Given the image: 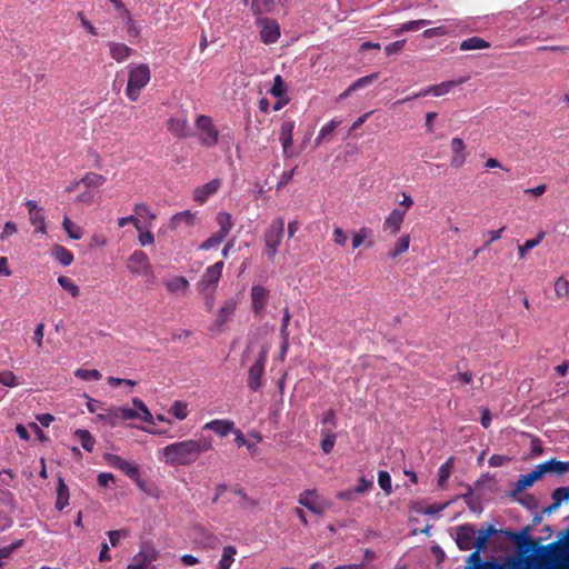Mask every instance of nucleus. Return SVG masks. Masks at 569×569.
<instances>
[{"label": "nucleus", "mask_w": 569, "mask_h": 569, "mask_svg": "<svg viewBox=\"0 0 569 569\" xmlns=\"http://www.w3.org/2000/svg\"><path fill=\"white\" fill-rule=\"evenodd\" d=\"M107 178L96 172H87L82 176L81 182L86 188H98L104 184Z\"/></svg>", "instance_id": "35"}, {"label": "nucleus", "mask_w": 569, "mask_h": 569, "mask_svg": "<svg viewBox=\"0 0 569 569\" xmlns=\"http://www.w3.org/2000/svg\"><path fill=\"white\" fill-rule=\"evenodd\" d=\"M0 383L4 387L13 388L18 386V379L11 371L0 372Z\"/></svg>", "instance_id": "59"}, {"label": "nucleus", "mask_w": 569, "mask_h": 569, "mask_svg": "<svg viewBox=\"0 0 569 569\" xmlns=\"http://www.w3.org/2000/svg\"><path fill=\"white\" fill-rule=\"evenodd\" d=\"M58 282L60 287L71 295L72 298H77L80 295V288L74 283V281L67 277V276H60L58 278Z\"/></svg>", "instance_id": "39"}, {"label": "nucleus", "mask_w": 569, "mask_h": 569, "mask_svg": "<svg viewBox=\"0 0 569 569\" xmlns=\"http://www.w3.org/2000/svg\"><path fill=\"white\" fill-rule=\"evenodd\" d=\"M373 487L372 480H368L365 477H361L359 479L358 486L355 488V491L357 493H366L371 490Z\"/></svg>", "instance_id": "64"}, {"label": "nucleus", "mask_w": 569, "mask_h": 569, "mask_svg": "<svg viewBox=\"0 0 569 569\" xmlns=\"http://www.w3.org/2000/svg\"><path fill=\"white\" fill-rule=\"evenodd\" d=\"M552 500H556V506H560L562 501L569 500V487L556 489L552 492Z\"/></svg>", "instance_id": "61"}, {"label": "nucleus", "mask_w": 569, "mask_h": 569, "mask_svg": "<svg viewBox=\"0 0 569 569\" xmlns=\"http://www.w3.org/2000/svg\"><path fill=\"white\" fill-rule=\"evenodd\" d=\"M566 555V547L561 545L559 541L547 543L542 547L539 558L540 560L548 566H555L559 563V561Z\"/></svg>", "instance_id": "13"}, {"label": "nucleus", "mask_w": 569, "mask_h": 569, "mask_svg": "<svg viewBox=\"0 0 569 569\" xmlns=\"http://www.w3.org/2000/svg\"><path fill=\"white\" fill-rule=\"evenodd\" d=\"M127 268L133 276L149 277L154 279V269L150 262L149 256L142 250H134L130 253L127 261Z\"/></svg>", "instance_id": "4"}, {"label": "nucleus", "mask_w": 569, "mask_h": 569, "mask_svg": "<svg viewBox=\"0 0 569 569\" xmlns=\"http://www.w3.org/2000/svg\"><path fill=\"white\" fill-rule=\"evenodd\" d=\"M453 467V458H449L445 463H442L438 471V486L443 487L445 482L450 478L451 476V469Z\"/></svg>", "instance_id": "41"}, {"label": "nucleus", "mask_w": 569, "mask_h": 569, "mask_svg": "<svg viewBox=\"0 0 569 569\" xmlns=\"http://www.w3.org/2000/svg\"><path fill=\"white\" fill-rule=\"evenodd\" d=\"M69 500H70L69 488L66 485L63 478L60 477L58 479L56 508L58 510H62L66 506L69 505Z\"/></svg>", "instance_id": "27"}, {"label": "nucleus", "mask_w": 569, "mask_h": 569, "mask_svg": "<svg viewBox=\"0 0 569 569\" xmlns=\"http://www.w3.org/2000/svg\"><path fill=\"white\" fill-rule=\"evenodd\" d=\"M449 32L450 31L448 30V28L446 26H438V27H432L431 29L425 30L422 36L426 39H430V38H433V37L446 36Z\"/></svg>", "instance_id": "60"}, {"label": "nucleus", "mask_w": 569, "mask_h": 569, "mask_svg": "<svg viewBox=\"0 0 569 569\" xmlns=\"http://www.w3.org/2000/svg\"><path fill=\"white\" fill-rule=\"evenodd\" d=\"M216 222L219 226L218 233L223 236L226 239L234 227L232 214L226 211L218 212L216 216Z\"/></svg>", "instance_id": "25"}, {"label": "nucleus", "mask_w": 569, "mask_h": 569, "mask_svg": "<svg viewBox=\"0 0 569 569\" xmlns=\"http://www.w3.org/2000/svg\"><path fill=\"white\" fill-rule=\"evenodd\" d=\"M293 129L295 121L291 119L283 120L280 124V144L282 147V153L286 158H289L291 154Z\"/></svg>", "instance_id": "17"}, {"label": "nucleus", "mask_w": 569, "mask_h": 569, "mask_svg": "<svg viewBox=\"0 0 569 569\" xmlns=\"http://www.w3.org/2000/svg\"><path fill=\"white\" fill-rule=\"evenodd\" d=\"M272 0H251V11L256 16H260L264 12L270 11Z\"/></svg>", "instance_id": "47"}, {"label": "nucleus", "mask_w": 569, "mask_h": 569, "mask_svg": "<svg viewBox=\"0 0 569 569\" xmlns=\"http://www.w3.org/2000/svg\"><path fill=\"white\" fill-rule=\"evenodd\" d=\"M270 92L273 97L282 98L287 92V87L282 80L281 74H277L273 78V84L270 89Z\"/></svg>", "instance_id": "48"}, {"label": "nucleus", "mask_w": 569, "mask_h": 569, "mask_svg": "<svg viewBox=\"0 0 569 569\" xmlns=\"http://www.w3.org/2000/svg\"><path fill=\"white\" fill-rule=\"evenodd\" d=\"M270 297V291L262 286L251 288V309L256 315H262L266 310Z\"/></svg>", "instance_id": "15"}, {"label": "nucleus", "mask_w": 569, "mask_h": 569, "mask_svg": "<svg viewBox=\"0 0 569 569\" xmlns=\"http://www.w3.org/2000/svg\"><path fill=\"white\" fill-rule=\"evenodd\" d=\"M169 412L176 416L177 419L183 420L188 417V403L177 400L170 407Z\"/></svg>", "instance_id": "46"}, {"label": "nucleus", "mask_w": 569, "mask_h": 569, "mask_svg": "<svg viewBox=\"0 0 569 569\" xmlns=\"http://www.w3.org/2000/svg\"><path fill=\"white\" fill-rule=\"evenodd\" d=\"M541 471L539 466H536L533 470L530 471L528 475H522L515 483V488L511 491V497H517L519 493H521L527 488H530L533 486L536 480L540 479Z\"/></svg>", "instance_id": "18"}, {"label": "nucleus", "mask_w": 569, "mask_h": 569, "mask_svg": "<svg viewBox=\"0 0 569 569\" xmlns=\"http://www.w3.org/2000/svg\"><path fill=\"white\" fill-rule=\"evenodd\" d=\"M223 240H224L223 236L216 232V233L211 234L208 239L202 241L198 249L199 250H210L212 248H217L220 246V243L223 242Z\"/></svg>", "instance_id": "45"}, {"label": "nucleus", "mask_w": 569, "mask_h": 569, "mask_svg": "<svg viewBox=\"0 0 569 569\" xmlns=\"http://www.w3.org/2000/svg\"><path fill=\"white\" fill-rule=\"evenodd\" d=\"M237 549L233 545L222 547V556L217 565V569H230L234 561Z\"/></svg>", "instance_id": "30"}, {"label": "nucleus", "mask_w": 569, "mask_h": 569, "mask_svg": "<svg viewBox=\"0 0 569 569\" xmlns=\"http://www.w3.org/2000/svg\"><path fill=\"white\" fill-rule=\"evenodd\" d=\"M158 557L159 551L153 546H146L144 549L133 556L127 569H147Z\"/></svg>", "instance_id": "14"}, {"label": "nucleus", "mask_w": 569, "mask_h": 569, "mask_svg": "<svg viewBox=\"0 0 569 569\" xmlns=\"http://www.w3.org/2000/svg\"><path fill=\"white\" fill-rule=\"evenodd\" d=\"M108 462L110 466L124 472V475L133 480L140 489H143V481L141 480L140 468L138 465L123 460V458L118 455L109 456Z\"/></svg>", "instance_id": "8"}, {"label": "nucleus", "mask_w": 569, "mask_h": 569, "mask_svg": "<svg viewBox=\"0 0 569 569\" xmlns=\"http://www.w3.org/2000/svg\"><path fill=\"white\" fill-rule=\"evenodd\" d=\"M284 233V220L282 217L274 218L270 223L269 228L264 232V244L267 248V254L270 261L274 260L279 247L281 246V239Z\"/></svg>", "instance_id": "3"}, {"label": "nucleus", "mask_w": 569, "mask_h": 569, "mask_svg": "<svg viewBox=\"0 0 569 569\" xmlns=\"http://www.w3.org/2000/svg\"><path fill=\"white\" fill-rule=\"evenodd\" d=\"M541 471V476L546 475V472H557L558 475H563L567 470H569V462H561L556 460V458H550L549 461L538 465Z\"/></svg>", "instance_id": "26"}, {"label": "nucleus", "mask_w": 569, "mask_h": 569, "mask_svg": "<svg viewBox=\"0 0 569 569\" xmlns=\"http://www.w3.org/2000/svg\"><path fill=\"white\" fill-rule=\"evenodd\" d=\"M268 357L267 350H261L248 370L247 387L252 391H258L263 386V373Z\"/></svg>", "instance_id": "6"}, {"label": "nucleus", "mask_w": 569, "mask_h": 569, "mask_svg": "<svg viewBox=\"0 0 569 569\" xmlns=\"http://www.w3.org/2000/svg\"><path fill=\"white\" fill-rule=\"evenodd\" d=\"M203 430H211L219 437H227L234 431V422L231 419H212L202 427Z\"/></svg>", "instance_id": "19"}, {"label": "nucleus", "mask_w": 569, "mask_h": 569, "mask_svg": "<svg viewBox=\"0 0 569 569\" xmlns=\"http://www.w3.org/2000/svg\"><path fill=\"white\" fill-rule=\"evenodd\" d=\"M490 47L488 40L481 37H470L461 41L460 49L463 51L467 50H478V49H488Z\"/></svg>", "instance_id": "32"}, {"label": "nucleus", "mask_w": 569, "mask_h": 569, "mask_svg": "<svg viewBox=\"0 0 569 569\" xmlns=\"http://www.w3.org/2000/svg\"><path fill=\"white\" fill-rule=\"evenodd\" d=\"M133 224L136 227V229L141 232V221L139 220V218L137 216H127V217H120L118 218V227L119 228H122V227H126L127 224Z\"/></svg>", "instance_id": "57"}, {"label": "nucleus", "mask_w": 569, "mask_h": 569, "mask_svg": "<svg viewBox=\"0 0 569 569\" xmlns=\"http://www.w3.org/2000/svg\"><path fill=\"white\" fill-rule=\"evenodd\" d=\"M295 172H296V167L293 169H291L290 171L282 172L281 176H280V180H279V182L277 184V189L281 190L286 186H288L289 182L291 181Z\"/></svg>", "instance_id": "63"}, {"label": "nucleus", "mask_w": 569, "mask_h": 569, "mask_svg": "<svg viewBox=\"0 0 569 569\" xmlns=\"http://www.w3.org/2000/svg\"><path fill=\"white\" fill-rule=\"evenodd\" d=\"M378 485L385 491V493L390 495L392 492L391 477L387 470L379 471Z\"/></svg>", "instance_id": "49"}, {"label": "nucleus", "mask_w": 569, "mask_h": 569, "mask_svg": "<svg viewBox=\"0 0 569 569\" xmlns=\"http://www.w3.org/2000/svg\"><path fill=\"white\" fill-rule=\"evenodd\" d=\"M196 126L199 131L198 140L202 147L212 148L219 140V131L207 114H198Z\"/></svg>", "instance_id": "5"}, {"label": "nucleus", "mask_w": 569, "mask_h": 569, "mask_svg": "<svg viewBox=\"0 0 569 569\" xmlns=\"http://www.w3.org/2000/svg\"><path fill=\"white\" fill-rule=\"evenodd\" d=\"M457 83L458 82L455 81H447L440 84L429 86L428 88L420 90L416 97H427L429 94L433 97H442L447 94V92H449L452 88H455Z\"/></svg>", "instance_id": "23"}, {"label": "nucleus", "mask_w": 569, "mask_h": 569, "mask_svg": "<svg viewBox=\"0 0 569 569\" xmlns=\"http://www.w3.org/2000/svg\"><path fill=\"white\" fill-rule=\"evenodd\" d=\"M377 73H371L368 76L360 77L357 81L349 86V90H357L368 84H371L375 78H377Z\"/></svg>", "instance_id": "58"}, {"label": "nucleus", "mask_w": 569, "mask_h": 569, "mask_svg": "<svg viewBox=\"0 0 569 569\" xmlns=\"http://www.w3.org/2000/svg\"><path fill=\"white\" fill-rule=\"evenodd\" d=\"M62 227L72 239H81L83 237L81 227L71 222L67 216L63 218Z\"/></svg>", "instance_id": "40"}, {"label": "nucleus", "mask_w": 569, "mask_h": 569, "mask_svg": "<svg viewBox=\"0 0 569 569\" xmlns=\"http://www.w3.org/2000/svg\"><path fill=\"white\" fill-rule=\"evenodd\" d=\"M410 238L409 236H403L399 238L396 242L395 248L389 252L391 259H397V257L406 251L409 248Z\"/></svg>", "instance_id": "44"}, {"label": "nucleus", "mask_w": 569, "mask_h": 569, "mask_svg": "<svg viewBox=\"0 0 569 569\" xmlns=\"http://www.w3.org/2000/svg\"><path fill=\"white\" fill-rule=\"evenodd\" d=\"M22 545V540L13 541L9 546H4L0 548V568L3 567V562L6 559L10 558L17 548Z\"/></svg>", "instance_id": "50"}, {"label": "nucleus", "mask_w": 569, "mask_h": 569, "mask_svg": "<svg viewBox=\"0 0 569 569\" xmlns=\"http://www.w3.org/2000/svg\"><path fill=\"white\" fill-rule=\"evenodd\" d=\"M196 221V213L187 210L182 212H177L171 219V226L177 228L181 223H186L187 226H192Z\"/></svg>", "instance_id": "37"}, {"label": "nucleus", "mask_w": 569, "mask_h": 569, "mask_svg": "<svg viewBox=\"0 0 569 569\" xmlns=\"http://www.w3.org/2000/svg\"><path fill=\"white\" fill-rule=\"evenodd\" d=\"M212 450V438L200 437L167 445L162 451V460L172 467L190 466L197 462L200 455Z\"/></svg>", "instance_id": "1"}, {"label": "nucleus", "mask_w": 569, "mask_h": 569, "mask_svg": "<svg viewBox=\"0 0 569 569\" xmlns=\"http://www.w3.org/2000/svg\"><path fill=\"white\" fill-rule=\"evenodd\" d=\"M74 435L80 440L82 445V449L87 452H92L96 446V439L92 437V433L87 429H77Z\"/></svg>", "instance_id": "34"}, {"label": "nucleus", "mask_w": 569, "mask_h": 569, "mask_svg": "<svg viewBox=\"0 0 569 569\" xmlns=\"http://www.w3.org/2000/svg\"><path fill=\"white\" fill-rule=\"evenodd\" d=\"M108 48L110 57L118 62L127 60L133 52V49L129 46L119 42H110L108 43Z\"/></svg>", "instance_id": "24"}, {"label": "nucleus", "mask_w": 569, "mask_h": 569, "mask_svg": "<svg viewBox=\"0 0 569 569\" xmlns=\"http://www.w3.org/2000/svg\"><path fill=\"white\" fill-rule=\"evenodd\" d=\"M406 210L395 209L385 219V230H389L391 234H397L403 222Z\"/></svg>", "instance_id": "22"}, {"label": "nucleus", "mask_w": 569, "mask_h": 569, "mask_svg": "<svg viewBox=\"0 0 569 569\" xmlns=\"http://www.w3.org/2000/svg\"><path fill=\"white\" fill-rule=\"evenodd\" d=\"M337 436L335 432H325V439L321 441V449L325 453H329L333 450Z\"/></svg>", "instance_id": "56"}, {"label": "nucleus", "mask_w": 569, "mask_h": 569, "mask_svg": "<svg viewBox=\"0 0 569 569\" xmlns=\"http://www.w3.org/2000/svg\"><path fill=\"white\" fill-rule=\"evenodd\" d=\"M451 150L453 153V157L451 159V164L455 168L462 167L466 163V158H467V156L465 153V150H466L465 140L462 138L455 137L451 140Z\"/></svg>", "instance_id": "21"}, {"label": "nucleus", "mask_w": 569, "mask_h": 569, "mask_svg": "<svg viewBox=\"0 0 569 569\" xmlns=\"http://www.w3.org/2000/svg\"><path fill=\"white\" fill-rule=\"evenodd\" d=\"M545 237H546V232L541 231L537 234L536 238L526 240L523 246L518 247L519 258L523 259L526 253L529 250H532L536 247H538L541 243V241L545 239Z\"/></svg>", "instance_id": "36"}, {"label": "nucleus", "mask_w": 569, "mask_h": 569, "mask_svg": "<svg viewBox=\"0 0 569 569\" xmlns=\"http://www.w3.org/2000/svg\"><path fill=\"white\" fill-rule=\"evenodd\" d=\"M476 528L470 525H461L456 528V543L458 548L462 551L471 550V548L476 547Z\"/></svg>", "instance_id": "11"}, {"label": "nucleus", "mask_w": 569, "mask_h": 569, "mask_svg": "<svg viewBox=\"0 0 569 569\" xmlns=\"http://www.w3.org/2000/svg\"><path fill=\"white\" fill-rule=\"evenodd\" d=\"M51 254L62 266H70L73 261V254L71 250L60 244L53 246V248L51 249Z\"/></svg>", "instance_id": "33"}, {"label": "nucleus", "mask_w": 569, "mask_h": 569, "mask_svg": "<svg viewBox=\"0 0 569 569\" xmlns=\"http://www.w3.org/2000/svg\"><path fill=\"white\" fill-rule=\"evenodd\" d=\"M233 493L239 496V498L241 499V506L243 508L257 507V500L250 498V496L246 493L244 489L237 487L233 489Z\"/></svg>", "instance_id": "53"}, {"label": "nucleus", "mask_w": 569, "mask_h": 569, "mask_svg": "<svg viewBox=\"0 0 569 569\" xmlns=\"http://www.w3.org/2000/svg\"><path fill=\"white\" fill-rule=\"evenodd\" d=\"M338 124H339V121L331 120L330 122H328L327 124L321 127L319 134L315 140L316 144L319 146L321 143V141L327 138L328 134L333 132V130L337 128Z\"/></svg>", "instance_id": "51"}, {"label": "nucleus", "mask_w": 569, "mask_h": 569, "mask_svg": "<svg viewBox=\"0 0 569 569\" xmlns=\"http://www.w3.org/2000/svg\"><path fill=\"white\" fill-rule=\"evenodd\" d=\"M164 287L168 291L173 293H186L189 288V282L183 276H176L164 282Z\"/></svg>", "instance_id": "28"}, {"label": "nucleus", "mask_w": 569, "mask_h": 569, "mask_svg": "<svg viewBox=\"0 0 569 569\" xmlns=\"http://www.w3.org/2000/svg\"><path fill=\"white\" fill-rule=\"evenodd\" d=\"M221 186L222 180L220 178L211 179L208 183L194 189L193 200L198 203H204L210 197L218 192Z\"/></svg>", "instance_id": "16"}, {"label": "nucleus", "mask_w": 569, "mask_h": 569, "mask_svg": "<svg viewBox=\"0 0 569 569\" xmlns=\"http://www.w3.org/2000/svg\"><path fill=\"white\" fill-rule=\"evenodd\" d=\"M167 129L172 136L179 139H186L193 134L186 113L172 116L167 121Z\"/></svg>", "instance_id": "10"}, {"label": "nucleus", "mask_w": 569, "mask_h": 569, "mask_svg": "<svg viewBox=\"0 0 569 569\" xmlns=\"http://www.w3.org/2000/svg\"><path fill=\"white\" fill-rule=\"evenodd\" d=\"M260 24V40L264 44H273L277 43L279 38L281 37L280 26L279 23L269 18H263L259 20Z\"/></svg>", "instance_id": "12"}, {"label": "nucleus", "mask_w": 569, "mask_h": 569, "mask_svg": "<svg viewBox=\"0 0 569 569\" xmlns=\"http://www.w3.org/2000/svg\"><path fill=\"white\" fill-rule=\"evenodd\" d=\"M74 377L80 378L82 380L89 381V380H100L102 378V375L98 369H83V368H77L73 372Z\"/></svg>", "instance_id": "42"}, {"label": "nucleus", "mask_w": 569, "mask_h": 569, "mask_svg": "<svg viewBox=\"0 0 569 569\" xmlns=\"http://www.w3.org/2000/svg\"><path fill=\"white\" fill-rule=\"evenodd\" d=\"M133 212L136 216L140 218H149L151 221L156 218L154 213L150 210L147 203L140 202L136 203L133 207Z\"/></svg>", "instance_id": "52"}, {"label": "nucleus", "mask_w": 569, "mask_h": 569, "mask_svg": "<svg viewBox=\"0 0 569 569\" xmlns=\"http://www.w3.org/2000/svg\"><path fill=\"white\" fill-rule=\"evenodd\" d=\"M430 24V20H415V21H408L403 23V30H407V32L418 31L419 28Z\"/></svg>", "instance_id": "62"}, {"label": "nucleus", "mask_w": 569, "mask_h": 569, "mask_svg": "<svg viewBox=\"0 0 569 569\" xmlns=\"http://www.w3.org/2000/svg\"><path fill=\"white\" fill-rule=\"evenodd\" d=\"M236 308L237 300L233 298L226 300L217 313L216 326L223 327L226 323L230 322L234 316Z\"/></svg>", "instance_id": "20"}, {"label": "nucleus", "mask_w": 569, "mask_h": 569, "mask_svg": "<svg viewBox=\"0 0 569 569\" xmlns=\"http://www.w3.org/2000/svg\"><path fill=\"white\" fill-rule=\"evenodd\" d=\"M298 502L317 516L325 515L327 509L331 506L328 501L321 499L316 490L310 489L303 490L299 495Z\"/></svg>", "instance_id": "7"}, {"label": "nucleus", "mask_w": 569, "mask_h": 569, "mask_svg": "<svg viewBox=\"0 0 569 569\" xmlns=\"http://www.w3.org/2000/svg\"><path fill=\"white\" fill-rule=\"evenodd\" d=\"M151 81V70L147 63L129 64V77L126 96L130 101H137L141 91Z\"/></svg>", "instance_id": "2"}, {"label": "nucleus", "mask_w": 569, "mask_h": 569, "mask_svg": "<svg viewBox=\"0 0 569 569\" xmlns=\"http://www.w3.org/2000/svg\"><path fill=\"white\" fill-rule=\"evenodd\" d=\"M498 532V529L490 525L487 528H481L478 531H476V547H478V550H485L488 546V541L491 538L492 535H496Z\"/></svg>", "instance_id": "29"}, {"label": "nucleus", "mask_w": 569, "mask_h": 569, "mask_svg": "<svg viewBox=\"0 0 569 569\" xmlns=\"http://www.w3.org/2000/svg\"><path fill=\"white\" fill-rule=\"evenodd\" d=\"M132 403L138 410V418H140L142 421H146L147 423H151L153 420V415L149 411L143 401L139 398H133Z\"/></svg>", "instance_id": "38"}, {"label": "nucleus", "mask_w": 569, "mask_h": 569, "mask_svg": "<svg viewBox=\"0 0 569 569\" xmlns=\"http://www.w3.org/2000/svg\"><path fill=\"white\" fill-rule=\"evenodd\" d=\"M555 290L558 298H565L569 293V282L565 277H558L555 283Z\"/></svg>", "instance_id": "54"}, {"label": "nucleus", "mask_w": 569, "mask_h": 569, "mask_svg": "<svg viewBox=\"0 0 569 569\" xmlns=\"http://www.w3.org/2000/svg\"><path fill=\"white\" fill-rule=\"evenodd\" d=\"M97 418L110 427H116L120 420L119 406L107 407L103 412H98Z\"/></svg>", "instance_id": "31"}, {"label": "nucleus", "mask_w": 569, "mask_h": 569, "mask_svg": "<svg viewBox=\"0 0 569 569\" xmlns=\"http://www.w3.org/2000/svg\"><path fill=\"white\" fill-rule=\"evenodd\" d=\"M29 221L32 226H36V231L39 233L47 232L46 218L41 212V209L36 213L29 216Z\"/></svg>", "instance_id": "43"}, {"label": "nucleus", "mask_w": 569, "mask_h": 569, "mask_svg": "<svg viewBox=\"0 0 569 569\" xmlns=\"http://www.w3.org/2000/svg\"><path fill=\"white\" fill-rule=\"evenodd\" d=\"M223 273V261H218L207 268L198 282L199 291H207L216 288Z\"/></svg>", "instance_id": "9"}, {"label": "nucleus", "mask_w": 569, "mask_h": 569, "mask_svg": "<svg viewBox=\"0 0 569 569\" xmlns=\"http://www.w3.org/2000/svg\"><path fill=\"white\" fill-rule=\"evenodd\" d=\"M371 234V229L362 227L359 229L358 233H356L352 239V248L358 249L363 243L365 239Z\"/></svg>", "instance_id": "55"}]
</instances>
